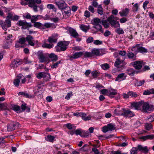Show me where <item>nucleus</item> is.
Segmentation results:
<instances>
[{
	"label": "nucleus",
	"instance_id": "nucleus-1",
	"mask_svg": "<svg viewBox=\"0 0 154 154\" xmlns=\"http://www.w3.org/2000/svg\"><path fill=\"white\" fill-rule=\"evenodd\" d=\"M115 19L118 20L119 18L112 15L107 18L106 20H102L101 24L105 28L109 27L110 24L112 27L114 28L120 27V25L119 22L115 20Z\"/></svg>",
	"mask_w": 154,
	"mask_h": 154
},
{
	"label": "nucleus",
	"instance_id": "nucleus-2",
	"mask_svg": "<svg viewBox=\"0 0 154 154\" xmlns=\"http://www.w3.org/2000/svg\"><path fill=\"white\" fill-rule=\"evenodd\" d=\"M83 55L84 57H92L91 52L88 51H80L75 52L72 55L69 56V59L71 61L74 59H77L80 57L82 55Z\"/></svg>",
	"mask_w": 154,
	"mask_h": 154
},
{
	"label": "nucleus",
	"instance_id": "nucleus-3",
	"mask_svg": "<svg viewBox=\"0 0 154 154\" xmlns=\"http://www.w3.org/2000/svg\"><path fill=\"white\" fill-rule=\"evenodd\" d=\"M43 86L44 85L43 84H42V86L40 84L38 85L37 86L38 89L37 90V91H34V95L29 94L27 93L26 91H25L24 92H20L18 93V95H23L24 97L26 98H33L35 97V96L38 95L37 93L39 92V89H41V90H40V91H41V93H42V91L44 90V88H43Z\"/></svg>",
	"mask_w": 154,
	"mask_h": 154
},
{
	"label": "nucleus",
	"instance_id": "nucleus-4",
	"mask_svg": "<svg viewBox=\"0 0 154 154\" xmlns=\"http://www.w3.org/2000/svg\"><path fill=\"white\" fill-rule=\"evenodd\" d=\"M69 43V42L66 41L58 42L57 46L55 47L56 51L57 52L65 51L67 48Z\"/></svg>",
	"mask_w": 154,
	"mask_h": 154
},
{
	"label": "nucleus",
	"instance_id": "nucleus-5",
	"mask_svg": "<svg viewBox=\"0 0 154 154\" xmlns=\"http://www.w3.org/2000/svg\"><path fill=\"white\" fill-rule=\"evenodd\" d=\"M27 41L29 45L34 46L35 45L34 40L32 36L30 35H28L26 38L22 37L19 39V43L21 44H24L26 41Z\"/></svg>",
	"mask_w": 154,
	"mask_h": 154
},
{
	"label": "nucleus",
	"instance_id": "nucleus-6",
	"mask_svg": "<svg viewBox=\"0 0 154 154\" xmlns=\"http://www.w3.org/2000/svg\"><path fill=\"white\" fill-rule=\"evenodd\" d=\"M131 50L134 52L136 53L140 52L143 54L147 53L148 52L147 49L140 46L139 44H137L135 46L133 47Z\"/></svg>",
	"mask_w": 154,
	"mask_h": 154
},
{
	"label": "nucleus",
	"instance_id": "nucleus-7",
	"mask_svg": "<svg viewBox=\"0 0 154 154\" xmlns=\"http://www.w3.org/2000/svg\"><path fill=\"white\" fill-rule=\"evenodd\" d=\"M142 106V110L143 112H150L154 110V106L149 105L148 103L145 102L143 101Z\"/></svg>",
	"mask_w": 154,
	"mask_h": 154
},
{
	"label": "nucleus",
	"instance_id": "nucleus-8",
	"mask_svg": "<svg viewBox=\"0 0 154 154\" xmlns=\"http://www.w3.org/2000/svg\"><path fill=\"white\" fill-rule=\"evenodd\" d=\"M68 32L71 36L76 39L77 41L80 42L81 40L82 39L80 37V35L75 29L70 28L68 29Z\"/></svg>",
	"mask_w": 154,
	"mask_h": 154
},
{
	"label": "nucleus",
	"instance_id": "nucleus-9",
	"mask_svg": "<svg viewBox=\"0 0 154 154\" xmlns=\"http://www.w3.org/2000/svg\"><path fill=\"white\" fill-rule=\"evenodd\" d=\"M38 57L41 63L45 62L48 63L49 62L50 60L47 56L42 52H40L38 53Z\"/></svg>",
	"mask_w": 154,
	"mask_h": 154
},
{
	"label": "nucleus",
	"instance_id": "nucleus-10",
	"mask_svg": "<svg viewBox=\"0 0 154 154\" xmlns=\"http://www.w3.org/2000/svg\"><path fill=\"white\" fill-rule=\"evenodd\" d=\"M17 24L19 26H22V28L23 29H26L32 26L30 23H28L26 21L22 20L18 21Z\"/></svg>",
	"mask_w": 154,
	"mask_h": 154
},
{
	"label": "nucleus",
	"instance_id": "nucleus-11",
	"mask_svg": "<svg viewBox=\"0 0 154 154\" xmlns=\"http://www.w3.org/2000/svg\"><path fill=\"white\" fill-rule=\"evenodd\" d=\"M41 2V0H31L29 2V7H33V9L35 12H37V4H39Z\"/></svg>",
	"mask_w": 154,
	"mask_h": 154
},
{
	"label": "nucleus",
	"instance_id": "nucleus-12",
	"mask_svg": "<svg viewBox=\"0 0 154 154\" xmlns=\"http://www.w3.org/2000/svg\"><path fill=\"white\" fill-rule=\"evenodd\" d=\"M55 1L56 5L60 9H64L67 6L66 4L63 0H55Z\"/></svg>",
	"mask_w": 154,
	"mask_h": 154
},
{
	"label": "nucleus",
	"instance_id": "nucleus-13",
	"mask_svg": "<svg viewBox=\"0 0 154 154\" xmlns=\"http://www.w3.org/2000/svg\"><path fill=\"white\" fill-rule=\"evenodd\" d=\"M92 57L94 55L100 56L105 54L103 49H98L94 48L93 49L91 52Z\"/></svg>",
	"mask_w": 154,
	"mask_h": 154
},
{
	"label": "nucleus",
	"instance_id": "nucleus-14",
	"mask_svg": "<svg viewBox=\"0 0 154 154\" xmlns=\"http://www.w3.org/2000/svg\"><path fill=\"white\" fill-rule=\"evenodd\" d=\"M115 125L112 123L108 124L107 126L105 125L103 127V132L106 133L109 131H112L115 129Z\"/></svg>",
	"mask_w": 154,
	"mask_h": 154
},
{
	"label": "nucleus",
	"instance_id": "nucleus-15",
	"mask_svg": "<svg viewBox=\"0 0 154 154\" xmlns=\"http://www.w3.org/2000/svg\"><path fill=\"white\" fill-rule=\"evenodd\" d=\"M58 35L57 33L53 34L50 37L48 38V42L51 44L56 43L57 42Z\"/></svg>",
	"mask_w": 154,
	"mask_h": 154
},
{
	"label": "nucleus",
	"instance_id": "nucleus-16",
	"mask_svg": "<svg viewBox=\"0 0 154 154\" xmlns=\"http://www.w3.org/2000/svg\"><path fill=\"white\" fill-rule=\"evenodd\" d=\"M142 103L143 101L138 102H133L131 104V107L136 109L140 110L142 106Z\"/></svg>",
	"mask_w": 154,
	"mask_h": 154
},
{
	"label": "nucleus",
	"instance_id": "nucleus-17",
	"mask_svg": "<svg viewBox=\"0 0 154 154\" xmlns=\"http://www.w3.org/2000/svg\"><path fill=\"white\" fill-rule=\"evenodd\" d=\"M123 116L126 117H131L134 116L135 114L130 110H126L125 109Z\"/></svg>",
	"mask_w": 154,
	"mask_h": 154
},
{
	"label": "nucleus",
	"instance_id": "nucleus-18",
	"mask_svg": "<svg viewBox=\"0 0 154 154\" xmlns=\"http://www.w3.org/2000/svg\"><path fill=\"white\" fill-rule=\"evenodd\" d=\"M143 64V62L142 61H136L134 62L133 66L136 69H139L142 68Z\"/></svg>",
	"mask_w": 154,
	"mask_h": 154
},
{
	"label": "nucleus",
	"instance_id": "nucleus-19",
	"mask_svg": "<svg viewBox=\"0 0 154 154\" xmlns=\"http://www.w3.org/2000/svg\"><path fill=\"white\" fill-rule=\"evenodd\" d=\"M19 125L18 122L17 123L14 122H11L8 126L7 130L9 131H14L15 129V127L16 125Z\"/></svg>",
	"mask_w": 154,
	"mask_h": 154
},
{
	"label": "nucleus",
	"instance_id": "nucleus-20",
	"mask_svg": "<svg viewBox=\"0 0 154 154\" xmlns=\"http://www.w3.org/2000/svg\"><path fill=\"white\" fill-rule=\"evenodd\" d=\"M47 75L50 76L49 74H47L43 72H39L36 75V77L38 79H41L42 78L46 77Z\"/></svg>",
	"mask_w": 154,
	"mask_h": 154
},
{
	"label": "nucleus",
	"instance_id": "nucleus-21",
	"mask_svg": "<svg viewBox=\"0 0 154 154\" xmlns=\"http://www.w3.org/2000/svg\"><path fill=\"white\" fill-rule=\"evenodd\" d=\"M11 108L13 110L17 113L20 112V106L14 104H11L10 106Z\"/></svg>",
	"mask_w": 154,
	"mask_h": 154
},
{
	"label": "nucleus",
	"instance_id": "nucleus-22",
	"mask_svg": "<svg viewBox=\"0 0 154 154\" xmlns=\"http://www.w3.org/2000/svg\"><path fill=\"white\" fill-rule=\"evenodd\" d=\"M126 77V76L125 75V74L124 73H122L118 75L115 81L120 82L125 79Z\"/></svg>",
	"mask_w": 154,
	"mask_h": 154
},
{
	"label": "nucleus",
	"instance_id": "nucleus-23",
	"mask_svg": "<svg viewBox=\"0 0 154 154\" xmlns=\"http://www.w3.org/2000/svg\"><path fill=\"white\" fill-rule=\"evenodd\" d=\"M129 9L128 8H125L121 11L119 12V14L120 16H126L129 13Z\"/></svg>",
	"mask_w": 154,
	"mask_h": 154
},
{
	"label": "nucleus",
	"instance_id": "nucleus-24",
	"mask_svg": "<svg viewBox=\"0 0 154 154\" xmlns=\"http://www.w3.org/2000/svg\"><path fill=\"white\" fill-rule=\"evenodd\" d=\"M140 138L141 139L143 140V141L148 140H152L154 138V135L151 134L142 136Z\"/></svg>",
	"mask_w": 154,
	"mask_h": 154
},
{
	"label": "nucleus",
	"instance_id": "nucleus-25",
	"mask_svg": "<svg viewBox=\"0 0 154 154\" xmlns=\"http://www.w3.org/2000/svg\"><path fill=\"white\" fill-rule=\"evenodd\" d=\"M125 109L122 108L120 109L119 108H116L114 111V114L117 115H122L123 116L124 111Z\"/></svg>",
	"mask_w": 154,
	"mask_h": 154
},
{
	"label": "nucleus",
	"instance_id": "nucleus-26",
	"mask_svg": "<svg viewBox=\"0 0 154 154\" xmlns=\"http://www.w3.org/2000/svg\"><path fill=\"white\" fill-rule=\"evenodd\" d=\"M48 57L53 62L56 61L58 59L57 56L53 53H51L50 54H49Z\"/></svg>",
	"mask_w": 154,
	"mask_h": 154
},
{
	"label": "nucleus",
	"instance_id": "nucleus-27",
	"mask_svg": "<svg viewBox=\"0 0 154 154\" xmlns=\"http://www.w3.org/2000/svg\"><path fill=\"white\" fill-rule=\"evenodd\" d=\"M138 151L143 152H147L148 151V149L146 146L143 147L141 145H138L137 146Z\"/></svg>",
	"mask_w": 154,
	"mask_h": 154
},
{
	"label": "nucleus",
	"instance_id": "nucleus-28",
	"mask_svg": "<svg viewBox=\"0 0 154 154\" xmlns=\"http://www.w3.org/2000/svg\"><path fill=\"white\" fill-rule=\"evenodd\" d=\"M124 61L121 60L120 58H117L115 63V66L117 67H119L121 64H122Z\"/></svg>",
	"mask_w": 154,
	"mask_h": 154
},
{
	"label": "nucleus",
	"instance_id": "nucleus-29",
	"mask_svg": "<svg viewBox=\"0 0 154 154\" xmlns=\"http://www.w3.org/2000/svg\"><path fill=\"white\" fill-rule=\"evenodd\" d=\"M33 26L39 29H44V25L41 23L37 22H35L33 24Z\"/></svg>",
	"mask_w": 154,
	"mask_h": 154
},
{
	"label": "nucleus",
	"instance_id": "nucleus-30",
	"mask_svg": "<svg viewBox=\"0 0 154 154\" xmlns=\"http://www.w3.org/2000/svg\"><path fill=\"white\" fill-rule=\"evenodd\" d=\"M102 20L98 18H95L93 19V22L92 24L93 25H98L100 23L101 24Z\"/></svg>",
	"mask_w": 154,
	"mask_h": 154
},
{
	"label": "nucleus",
	"instance_id": "nucleus-31",
	"mask_svg": "<svg viewBox=\"0 0 154 154\" xmlns=\"http://www.w3.org/2000/svg\"><path fill=\"white\" fill-rule=\"evenodd\" d=\"M151 94H154V88L146 90L143 93V94L145 95H149Z\"/></svg>",
	"mask_w": 154,
	"mask_h": 154
},
{
	"label": "nucleus",
	"instance_id": "nucleus-32",
	"mask_svg": "<svg viewBox=\"0 0 154 154\" xmlns=\"http://www.w3.org/2000/svg\"><path fill=\"white\" fill-rule=\"evenodd\" d=\"M89 146L88 144L85 145L82 147L79 150L81 152H87L88 151Z\"/></svg>",
	"mask_w": 154,
	"mask_h": 154
},
{
	"label": "nucleus",
	"instance_id": "nucleus-33",
	"mask_svg": "<svg viewBox=\"0 0 154 154\" xmlns=\"http://www.w3.org/2000/svg\"><path fill=\"white\" fill-rule=\"evenodd\" d=\"M117 92L115 90L109 91V92L108 96L111 98H113L114 97V95H116Z\"/></svg>",
	"mask_w": 154,
	"mask_h": 154
},
{
	"label": "nucleus",
	"instance_id": "nucleus-34",
	"mask_svg": "<svg viewBox=\"0 0 154 154\" xmlns=\"http://www.w3.org/2000/svg\"><path fill=\"white\" fill-rule=\"evenodd\" d=\"M44 27H45L47 28L51 27L55 28L56 27V26L54 23H45L44 25Z\"/></svg>",
	"mask_w": 154,
	"mask_h": 154
},
{
	"label": "nucleus",
	"instance_id": "nucleus-35",
	"mask_svg": "<svg viewBox=\"0 0 154 154\" xmlns=\"http://www.w3.org/2000/svg\"><path fill=\"white\" fill-rule=\"evenodd\" d=\"M79 27L81 30L85 32H86L89 29V27L84 24L80 25Z\"/></svg>",
	"mask_w": 154,
	"mask_h": 154
},
{
	"label": "nucleus",
	"instance_id": "nucleus-36",
	"mask_svg": "<svg viewBox=\"0 0 154 154\" xmlns=\"http://www.w3.org/2000/svg\"><path fill=\"white\" fill-rule=\"evenodd\" d=\"M139 9V5L137 3H135L132 7V11L134 12H137Z\"/></svg>",
	"mask_w": 154,
	"mask_h": 154
},
{
	"label": "nucleus",
	"instance_id": "nucleus-37",
	"mask_svg": "<svg viewBox=\"0 0 154 154\" xmlns=\"http://www.w3.org/2000/svg\"><path fill=\"white\" fill-rule=\"evenodd\" d=\"M64 12L68 17H69L71 15V10L69 7H66L65 8Z\"/></svg>",
	"mask_w": 154,
	"mask_h": 154
},
{
	"label": "nucleus",
	"instance_id": "nucleus-38",
	"mask_svg": "<svg viewBox=\"0 0 154 154\" xmlns=\"http://www.w3.org/2000/svg\"><path fill=\"white\" fill-rule=\"evenodd\" d=\"M127 56L129 58L133 60L136 59V56L132 52H129L128 53Z\"/></svg>",
	"mask_w": 154,
	"mask_h": 154
},
{
	"label": "nucleus",
	"instance_id": "nucleus-39",
	"mask_svg": "<svg viewBox=\"0 0 154 154\" xmlns=\"http://www.w3.org/2000/svg\"><path fill=\"white\" fill-rule=\"evenodd\" d=\"M20 79V76H19L17 77V78L14 80V84L15 86L17 87L19 86Z\"/></svg>",
	"mask_w": 154,
	"mask_h": 154
},
{
	"label": "nucleus",
	"instance_id": "nucleus-40",
	"mask_svg": "<svg viewBox=\"0 0 154 154\" xmlns=\"http://www.w3.org/2000/svg\"><path fill=\"white\" fill-rule=\"evenodd\" d=\"M145 82V80H144L137 81L135 83V85L136 86H140L144 84Z\"/></svg>",
	"mask_w": 154,
	"mask_h": 154
},
{
	"label": "nucleus",
	"instance_id": "nucleus-41",
	"mask_svg": "<svg viewBox=\"0 0 154 154\" xmlns=\"http://www.w3.org/2000/svg\"><path fill=\"white\" fill-rule=\"evenodd\" d=\"M93 27L100 32H102L103 31L102 26L100 24L95 25Z\"/></svg>",
	"mask_w": 154,
	"mask_h": 154
},
{
	"label": "nucleus",
	"instance_id": "nucleus-42",
	"mask_svg": "<svg viewBox=\"0 0 154 154\" xmlns=\"http://www.w3.org/2000/svg\"><path fill=\"white\" fill-rule=\"evenodd\" d=\"M18 65L17 64V61L14 60L13 61H12L10 65V67L11 68L13 69L17 67Z\"/></svg>",
	"mask_w": 154,
	"mask_h": 154
},
{
	"label": "nucleus",
	"instance_id": "nucleus-43",
	"mask_svg": "<svg viewBox=\"0 0 154 154\" xmlns=\"http://www.w3.org/2000/svg\"><path fill=\"white\" fill-rule=\"evenodd\" d=\"M91 74L94 78H96L99 75L100 72L97 71L95 70L94 71H92L91 72Z\"/></svg>",
	"mask_w": 154,
	"mask_h": 154
},
{
	"label": "nucleus",
	"instance_id": "nucleus-44",
	"mask_svg": "<svg viewBox=\"0 0 154 154\" xmlns=\"http://www.w3.org/2000/svg\"><path fill=\"white\" fill-rule=\"evenodd\" d=\"M128 94L129 96L133 97L136 98L138 96V95L136 92H134L132 91H128Z\"/></svg>",
	"mask_w": 154,
	"mask_h": 154
},
{
	"label": "nucleus",
	"instance_id": "nucleus-45",
	"mask_svg": "<svg viewBox=\"0 0 154 154\" xmlns=\"http://www.w3.org/2000/svg\"><path fill=\"white\" fill-rule=\"evenodd\" d=\"M54 137L51 135H48L46 138V140L48 141L51 142H53L54 139Z\"/></svg>",
	"mask_w": 154,
	"mask_h": 154
},
{
	"label": "nucleus",
	"instance_id": "nucleus-46",
	"mask_svg": "<svg viewBox=\"0 0 154 154\" xmlns=\"http://www.w3.org/2000/svg\"><path fill=\"white\" fill-rule=\"evenodd\" d=\"M145 127L146 130L149 131L152 128V125L151 123H147L145 125Z\"/></svg>",
	"mask_w": 154,
	"mask_h": 154
},
{
	"label": "nucleus",
	"instance_id": "nucleus-47",
	"mask_svg": "<svg viewBox=\"0 0 154 154\" xmlns=\"http://www.w3.org/2000/svg\"><path fill=\"white\" fill-rule=\"evenodd\" d=\"M42 47L44 48L50 49L54 47V45L51 44L45 43L43 44Z\"/></svg>",
	"mask_w": 154,
	"mask_h": 154
},
{
	"label": "nucleus",
	"instance_id": "nucleus-48",
	"mask_svg": "<svg viewBox=\"0 0 154 154\" xmlns=\"http://www.w3.org/2000/svg\"><path fill=\"white\" fill-rule=\"evenodd\" d=\"M101 66L102 69L104 70L108 69L109 68V65L106 63H104L101 65Z\"/></svg>",
	"mask_w": 154,
	"mask_h": 154
},
{
	"label": "nucleus",
	"instance_id": "nucleus-49",
	"mask_svg": "<svg viewBox=\"0 0 154 154\" xmlns=\"http://www.w3.org/2000/svg\"><path fill=\"white\" fill-rule=\"evenodd\" d=\"M138 151L137 148L133 147L130 150L131 154H137Z\"/></svg>",
	"mask_w": 154,
	"mask_h": 154
},
{
	"label": "nucleus",
	"instance_id": "nucleus-50",
	"mask_svg": "<svg viewBox=\"0 0 154 154\" xmlns=\"http://www.w3.org/2000/svg\"><path fill=\"white\" fill-rule=\"evenodd\" d=\"M7 104L6 103H1V110H6L8 109Z\"/></svg>",
	"mask_w": 154,
	"mask_h": 154
},
{
	"label": "nucleus",
	"instance_id": "nucleus-51",
	"mask_svg": "<svg viewBox=\"0 0 154 154\" xmlns=\"http://www.w3.org/2000/svg\"><path fill=\"white\" fill-rule=\"evenodd\" d=\"M109 91L107 89H103L100 91L101 94H103L104 95H108L109 94Z\"/></svg>",
	"mask_w": 154,
	"mask_h": 154
},
{
	"label": "nucleus",
	"instance_id": "nucleus-52",
	"mask_svg": "<svg viewBox=\"0 0 154 154\" xmlns=\"http://www.w3.org/2000/svg\"><path fill=\"white\" fill-rule=\"evenodd\" d=\"M61 62V61L60 60L59 61H57L56 63H54L51 66V68L52 69L56 68L58 66L59 64Z\"/></svg>",
	"mask_w": 154,
	"mask_h": 154
},
{
	"label": "nucleus",
	"instance_id": "nucleus-53",
	"mask_svg": "<svg viewBox=\"0 0 154 154\" xmlns=\"http://www.w3.org/2000/svg\"><path fill=\"white\" fill-rule=\"evenodd\" d=\"M150 69V68L149 67V66L144 65L143 66V68L141 70L140 72H143Z\"/></svg>",
	"mask_w": 154,
	"mask_h": 154
},
{
	"label": "nucleus",
	"instance_id": "nucleus-54",
	"mask_svg": "<svg viewBox=\"0 0 154 154\" xmlns=\"http://www.w3.org/2000/svg\"><path fill=\"white\" fill-rule=\"evenodd\" d=\"M117 28L116 29L115 31L118 34H123L124 33L123 30L121 28Z\"/></svg>",
	"mask_w": 154,
	"mask_h": 154
},
{
	"label": "nucleus",
	"instance_id": "nucleus-55",
	"mask_svg": "<svg viewBox=\"0 0 154 154\" xmlns=\"http://www.w3.org/2000/svg\"><path fill=\"white\" fill-rule=\"evenodd\" d=\"M147 119L149 122H152L154 121V115L148 116L147 117Z\"/></svg>",
	"mask_w": 154,
	"mask_h": 154
},
{
	"label": "nucleus",
	"instance_id": "nucleus-56",
	"mask_svg": "<svg viewBox=\"0 0 154 154\" xmlns=\"http://www.w3.org/2000/svg\"><path fill=\"white\" fill-rule=\"evenodd\" d=\"M4 24L5 26H7V27H10L11 26V21L9 19H7L5 20L4 23Z\"/></svg>",
	"mask_w": 154,
	"mask_h": 154
},
{
	"label": "nucleus",
	"instance_id": "nucleus-57",
	"mask_svg": "<svg viewBox=\"0 0 154 154\" xmlns=\"http://www.w3.org/2000/svg\"><path fill=\"white\" fill-rule=\"evenodd\" d=\"M86 114L85 113V115H83L82 116V119L85 121L89 120H90L91 118L90 116H86Z\"/></svg>",
	"mask_w": 154,
	"mask_h": 154
},
{
	"label": "nucleus",
	"instance_id": "nucleus-58",
	"mask_svg": "<svg viewBox=\"0 0 154 154\" xmlns=\"http://www.w3.org/2000/svg\"><path fill=\"white\" fill-rule=\"evenodd\" d=\"M8 9L6 8L1 7V16H3V11H5L6 12H7L8 11Z\"/></svg>",
	"mask_w": 154,
	"mask_h": 154
},
{
	"label": "nucleus",
	"instance_id": "nucleus-59",
	"mask_svg": "<svg viewBox=\"0 0 154 154\" xmlns=\"http://www.w3.org/2000/svg\"><path fill=\"white\" fill-rule=\"evenodd\" d=\"M83 115H85V113L82 112H76L74 113L73 114V115L74 116H81L82 117V116Z\"/></svg>",
	"mask_w": 154,
	"mask_h": 154
},
{
	"label": "nucleus",
	"instance_id": "nucleus-60",
	"mask_svg": "<svg viewBox=\"0 0 154 154\" xmlns=\"http://www.w3.org/2000/svg\"><path fill=\"white\" fill-rule=\"evenodd\" d=\"M119 143L126 142L127 140L126 139L125 137H119Z\"/></svg>",
	"mask_w": 154,
	"mask_h": 154
},
{
	"label": "nucleus",
	"instance_id": "nucleus-61",
	"mask_svg": "<svg viewBox=\"0 0 154 154\" xmlns=\"http://www.w3.org/2000/svg\"><path fill=\"white\" fill-rule=\"evenodd\" d=\"M103 43L102 41H100L98 40H96L94 41V44L95 45H101Z\"/></svg>",
	"mask_w": 154,
	"mask_h": 154
},
{
	"label": "nucleus",
	"instance_id": "nucleus-62",
	"mask_svg": "<svg viewBox=\"0 0 154 154\" xmlns=\"http://www.w3.org/2000/svg\"><path fill=\"white\" fill-rule=\"evenodd\" d=\"M127 73L130 75H132L134 73V71L132 69H129L127 70Z\"/></svg>",
	"mask_w": 154,
	"mask_h": 154
},
{
	"label": "nucleus",
	"instance_id": "nucleus-63",
	"mask_svg": "<svg viewBox=\"0 0 154 154\" xmlns=\"http://www.w3.org/2000/svg\"><path fill=\"white\" fill-rule=\"evenodd\" d=\"M84 16L86 17H89L90 16V12L87 10L85 11L84 13Z\"/></svg>",
	"mask_w": 154,
	"mask_h": 154
},
{
	"label": "nucleus",
	"instance_id": "nucleus-64",
	"mask_svg": "<svg viewBox=\"0 0 154 154\" xmlns=\"http://www.w3.org/2000/svg\"><path fill=\"white\" fill-rule=\"evenodd\" d=\"M92 151L95 154H99L100 152L98 149L96 148H92Z\"/></svg>",
	"mask_w": 154,
	"mask_h": 154
}]
</instances>
